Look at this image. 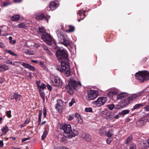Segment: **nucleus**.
I'll use <instances>...</instances> for the list:
<instances>
[{
	"mask_svg": "<svg viewBox=\"0 0 149 149\" xmlns=\"http://www.w3.org/2000/svg\"><path fill=\"white\" fill-rule=\"evenodd\" d=\"M75 118L79 123L81 124L83 123V120L80 117V115L78 113H75Z\"/></svg>",
	"mask_w": 149,
	"mask_h": 149,
	"instance_id": "obj_23",
	"label": "nucleus"
},
{
	"mask_svg": "<svg viewBox=\"0 0 149 149\" xmlns=\"http://www.w3.org/2000/svg\"><path fill=\"white\" fill-rule=\"evenodd\" d=\"M56 56L59 61H63L68 59V55L65 50L59 49L56 52Z\"/></svg>",
	"mask_w": 149,
	"mask_h": 149,
	"instance_id": "obj_4",
	"label": "nucleus"
},
{
	"mask_svg": "<svg viewBox=\"0 0 149 149\" xmlns=\"http://www.w3.org/2000/svg\"><path fill=\"white\" fill-rule=\"evenodd\" d=\"M47 89L49 90H51L52 89V86H51L49 85V84H47Z\"/></svg>",
	"mask_w": 149,
	"mask_h": 149,
	"instance_id": "obj_55",
	"label": "nucleus"
},
{
	"mask_svg": "<svg viewBox=\"0 0 149 149\" xmlns=\"http://www.w3.org/2000/svg\"><path fill=\"white\" fill-rule=\"evenodd\" d=\"M48 134L47 131L45 130L43 132V134L42 136L41 139L42 140H44Z\"/></svg>",
	"mask_w": 149,
	"mask_h": 149,
	"instance_id": "obj_39",
	"label": "nucleus"
},
{
	"mask_svg": "<svg viewBox=\"0 0 149 149\" xmlns=\"http://www.w3.org/2000/svg\"><path fill=\"white\" fill-rule=\"evenodd\" d=\"M85 110L86 112H91L92 111V109L91 107L86 108H85Z\"/></svg>",
	"mask_w": 149,
	"mask_h": 149,
	"instance_id": "obj_45",
	"label": "nucleus"
},
{
	"mask_svg": "<svg viewBox=\"0 0 149 149\" xmlns=\"http://www.w3.org/2000/svg\"><path fill=\"white\" fill-rule=\"evenodd\" d=\"M9 68L8 66L6 64L0 65V71L3 72L8 70Z\"/></svg>",
	"mask_w": 149,
	"mask_h": 149,
	"instance_id": "obj_22",
	"label": "nucleus"
},
{
	"mask_svg": "<svg viewBox=\"0 0 149 149\" xmlns=\"http://www.w3.org/2000/svg\"><path fill=\"white\" fill-rule=\"evenodd\" d=\"M14 96V94L13 95H10V99L11 100H13L15 99V97Z\"/></svg>",
	"mask_w": 149,
	"mask_h": 149,
	"instance_id": "obj_63",
	"label": "nucleus"
},
{
	"mask_svg": "<svg viewBox=\"0 0 149 149\" xmlns=\"http://www.w3.org/2000/svg\"><path fill=\"white\" fill-rule=\"evenodd\" d=\"M127 95V94L125 93H123L119 94L118 95L116 99L117 100L125 98Z\"/></svg>",
	"mask_w": 149,
	"mask_h": 149,
	"instance_id": "obj_24",
	"label": "nucleus"
},
{
	"mask_svg": "<svg viewBox=\"0 0 149 149\" xmlns=\"http://www.w3.org/2000/svg\"><path fill=\"white\" fill-rule=\"evenodd\" d=\"M17 26L19 28L26 29L27 27L26 24L24 23H21L18 24Z\"/></svg>",
	"mask_w": 149,
	"mask_h": 149,
	"instance_id": "obj_32",
	"label": "nucleus"
},
{
	"mask_svg": "<svg viewBox=\"0 0 149 149\" xmlns=\"http://www.w3.org/2000/svg\"><path fill=\"white\" fill-rule=\"evenodd\" d=\"M19 15H15L10 17L11 20L14 21H17L19 20Z\"/></svg>",
	"mask_w": 149,
	"mask_h": 149,
	"instance_id": "obj_29",
	"label": "nucleus"
},
{
	"mask_svg": "<svg viewBox=\"0 0 149 149\" xmlns=\"http://www.w3.org/2000/svg\"><path fill=\"white\" fill-rule=\"evenodd\" d=\"M68 84L65 87L67 91L70 94H73V90H78L81 87V83L77 81L76 77H71L68 80Z\"/></svg>",
	"mask_w": 149,
	"mask_h": 149,
	"instance_id": "obj_1",
	"label": "nucleus"
},
{
	"mask_svg": "<svg viewBox=\"0 0 149 149\" xmlns=\"http://www.w3.org/2000/svg\"><path fill=\"white\" fill-rule=\"evenodd\" d=\"M61 66L62 68L59 66L56 65L55 66L56 69L60 72H62L64 71L65 75L67 77H69L71 74V70L68 63L61 61Z\"/></svg>",
	"mask_w": 149,
	"mask_h": 149,
	"instance_id": "obj_3",
	"label": "nucleus"
},
{
	"mask_svg": "<svg viewBox=\"0 0 149 149\" xmlns=\"http://www.w3.org/2000/svg\"><path fill=\"white\" fill-rule=\"evenodd\" d=\"M5 45L2 42H0V48H4L5 47Z\"/></svg>",
	"mask_w": 149,
	"mask_h": 149,
	"instance_id": "obj_53",
	"label": "nucleus"
},
{
	"mask_svg": "<svg viewBox=\"0 0 149 149\" xmlns=\"http://www.w3.org/2000/svg\"><path fill=\"white\" fill-rule=\"evenodd\" d=\"M56 33L59 40H61L62 39H63L66 36L64 33L59 31H58Z\"/></svg>",
	"mask_w": 149,
	"mask_h": 149,
	"instance_id": "obj_16",
	"label": "nucleus"
},
{
	"mask_svg": "<svg viewBox=\"0 0 149 149\" xmlns=\"http://www.w3.org/2000/svg\"><path fill=\"white\" fill-rule=\"evenodd\" d=\"M149 74L148 72L146 71L139 72L136 74V78L141 82H143L149 79Z\"/></svg>",
	"mask_w": 149,
	"mask_h": 149,
	"instance_id": "obj_5",
	"label": "nucleus"
},
{
	"mask_svg": "<svg viewBox=\"0 0 149 149\" xmlns=\"http://www.w3.org/2000/svg\"><path fill=\"white\" fill-rule=\"evenodd\" d=\"M59 6V3L57 0L52 1L49 5V7L47 8V10L49 11L54 10L56 9Z\"/></svg>",
	"mask_w": 149,
	"mask_h": 149,
	"instance_id": "obj_11",
	"label": "nucleus"
},
{
	"mask_svg": "<svg viewBox=\"0 0 149 149\" xmlns=\"http://www.w3.org/2000/svg\"><path fill=\"white\" fill-rule=\"evenodd\" d=\"M6 52L8 53H9L10 55L14 56H17V55L16 54H15L14 52L10 50H6Z\"/></svg>",
	"mask_w": 149,
	"mask_h": 149,
	"instance_id": "obj_38",
	"label": "nucleus"
},
{
	"mask_svg": "<svg viewBox=\"0 0 149 149\" xmlns=\"http://www.w3.org/2000/svg\"><path fill=\"white\" fill-rule=\"evenodd\" d=\"M12 61L9 60H7L6 61V63L7 64H11Z\"/></svg>",
	"mask_w": 149,
	"mask_h": 149,
	"instance_id": "obj_54",
	"label": "nucleus"
},
{
	"mask_svg": "<svg viewBox=\"0 0 149 149\" xmlns=\"http://www.w3.org/2000/svg\"><path fill=\"white\" fill-rule=\"evenodd\" d=\"M3 140L0 141V146L1 147H3Z\"/></svg>",
	"mask_w": 149,
	"mask_h": 149,
	"instance_id": "obj_59",
	"label": "nucleus"
},
{
	"mask_svg": "<svg viewBox=\"0 0 149 149\" xmlns=\"http://www.w3.org/2000/svg\"><path fill=\"white\" fill-rule=\"evenodd\" d=\"M111 142V139H108L107 140V143L108 144H110Z\"/></svg>",
	"mask_w": 149,
	"mask_h": 149,
	"instance_id": "obj_56",
	"label": "nucleus"
},
{
	"mask_svg": "<svg viewBox=\"0 0 149 149\" xmlns=\"http://www.w3.org/2000/svg\"><path fill=\"white\" fill-rule=\"evenodd\" d=\"M46 86L44 84H42L38 86V88L39 91H42L46 88Z\"/></svg>",
	"mask_w": 149,
	"mask_h": 149,
	"instance_id": "obj_34",
	"label": "nucleus"
},
{
	"mask_svg": "<svg viewBox=\"0 0 149 149\" xmlns=\"http://www.w3.org/2000/svg\"><path fill=\"white\" fill-rule=\"evenodd\" d=\"M148 121L147 117L141 118L139 120L137 121L136 125L137 127H140L145 125V123Z\"/></svg>",
	"mask_w": 149,
	"mask_h": 149,
	"instance_id": "obj_12",
	"label": "nucleus"
},
{
	"mask_svg": "<svg viewBox=\"0 0 149 149\" xmlns=\"http://www.w3.org/2000/svg\"><path fill=\"white\" fill-rule=\"evenodd\" d=\"M115 107L114 104H110L108 106L109 109L110 110H112Z\"/></svg>",
	"mask_w": 149,
	"mask_h": 149,
	"instance_id": "obj_49",
	"label": "nucleus"
},
{
	"mask_svg": "<svg viewBox=\"0 0 149 149\" xmlns=\"http://www.w3.org/2000/svg\"><path fill=\"white\" fill-rule=\"evenodd\" d=\"M141 93H137L136 94H132L129 96L127 98L128 100H125L124 102V106H126L130 103V101H132L139 97L141 95Z\"/></svg>",
	"mask_w": 149,
	"mask_h": 149,
	"instance_id": "obj_8",
	"label": "nucleus"
},
{
	"mask_svg": "<svg viewBox=\"0 0 149 149\" xmlns=\"http://www.w3.org/2000/svg\"><path fill=\"white\" fill-rule=\"evenodd\" d=\"M132 139V136H130L128 137L127 138L126 141L125 143L127 144L130 143Z\"/></svg>",
	"mask_w": 149,
	"mask_h": 149,
	"instance_id": "obj_40",
	"label": "nucleus"
},
{
	"mask_svg": "<svg viewBox=\"0 0 149 149\" xmlns=\"http://www.w3.org/2000/svg\"><path fill=\"white\" fill-rule=\"evenodd\" d=\"M43 115L45 118L46 116V114H47V111H46V109L45 108V107H44L43 108Z\"/></svg>",
	"mask_w": 149,
	"mask_h": 149,
	"instance_id": "obj_50",
	"label": "nucleus"
},
{
	"mask_svg": "<svg viewBox=\"0 0 149 149\" xmlns=\"http://www.w3.org/2000/svg\"><path fill=\"white\" fill-rule=\"evenodd\" d=\"M31 61L32 63H38V61L37 60H31Z\"/></svg>",
	"mask_w": 149,
	"mask_h": 149,
	"instance_id": "obj_64",
	"label": "nucleus"
},
{
	"mask_svg": "<svg viewBox=\"0 0 149 149\" xmlns=\"http://www.w3.org/2000/svg\"><path fill=\"white\" fill-rule=\"evenodd\" d=\"M41 38L47 44L50 45H52L53 38L50 35L47 33H45L42 35Z\"/></svg>",
	"mask_w": 149,
	"mask_h": 149,
	"instance_id": "obj_7",
	"label": "nucleus"
},
{
	"mask_svg": "<svg viewBox=\"0 0 149 149\" xmlns=\"http://www.w3.org/2000/svg\"><path fill=\"white\" fill-rule=\"evenodd\" d=\"M42 111L41 110H40L39 111V114L38 119V122H39V124L40 123L41 121V117L42 115Z\"/></svg>",
	"mask_w": 149,
	"mask_h": 149,
	"instance_id": "obj_41",
	"label": "nucleus"
},
{
	"mask_svg": "<svg viewBox=\"0 0 149 149\" xmlns=\"http://www.w3.org/2000/svg\"><path fill=\"white\" fill-rule=\"evenodd\" d=\"M13 1L15 3H19L21 2L22 0H13Z\"/></svg>",
	"mask_w": 149,
	"mask_h": 149,
	"instance_id": "obj_57",
	"label": "nucleus"
},
{
	"mask_svg": "<svg viewBox=\"0 0 149 149\" xmlns=\"http://www.w3.org/2000/svg\"><path fill=\"white\" fill-rule=\"evenodd\" d=\"M76 102L75 101L74 98H72L71 101L69 103V107L72 106L73 104Z\"/></svg>",
	"mask_w": 149,
	"mask_h": 149,
	"instance_id": "obj_43",
	"label": "nucleus"
},
{
	"mask_svg": "<svg viewBox=\"0 0 149 149\" xmlns=\"http://www.w3.org/2000/svg\"><path fill=\"white\" fill-rule=\"evenodd\" d=\"M106 118L108 120H110L114 118V116L112 113H108L106 114Z\"/></svg>",
	"mask_w": 149,
	"mask_h": 149,
	"instance_id": "obj_30",
	"label": "nucleus"
},
{
	"mask_svg": "<svg viewBox=\"0 0 149 149\" xmlns=\"http://www.w3.org/2000/svg\"><path fill=\"white\" fill-rule=\"evenodd\" d=\"M107 100V98L105 97H99L97 99L96 101L93 102V104L98 107H100L104 105Z\"/></svg>",
	"mask_w": 149,
	"mask_h": 149,
	"instance_id": "obj_9",
	"label": "nucleus"
},
{
	"mask_svg": "<svg viewBox=\"0 0 149 149\" xmlns=\"http://www.w3.org/2000/svg\"><path fill=\"white\" fill-rule=\"evenodd\" d=\"M119 115H120L119 114L118 115H117L116 116H114V118H115L116 119H117L118 118L120 117L119 116Z\"/></svg>",
	"mask_w": 149,
	"mask_h": 149,
	"instance_id": "obj_62",
	"label": "nucleus"
},
{
	"mask_svg": "<svg viewBox=\"0 0 149 149\" xmlns=\"http://www.w3.org/2000/svg\"><path fill=\"white\" fill-rule=\"evenodd\" d=\"M67 27H68V29L66 30V32L68 33L72 32L74 31L75 28L72 25H68Z\"/></svg>",
	"mask_w": 149,
	"mask_h": 149,
	"instance_id": "obj_28",
	"label": "nucleus"
},
{
	"mask_svg": "<svg viewBox=\"0 0 149 149\" xmlns=\"http://www.w3.org/2000/svg\"><path fill=\"white\" fill-rule=\"evenodd\" d=\"M22 65L25 68L29 69L30 70L34 71L35 69V68L31 65L25 63H22Z\"/></svg>",
	"mask_w": 149,
	"mask_h": 149,
	"instance_id": "obj_17",
	"label": "nucleus"
},
{
	"mask_svg": "<svg viewBox=\"0 0 149 149\" xmlns=\"http://www.w3.org/2000/svg\"><path fill=\"white\" fill-rule=\"evenodd\" d=\"M50 78L53 86L57 87L62 86L63 82L58 76L52 75L51 76Z\"/></svg>",
	"mask_w": 149,
	"mask_h": 149,
	"instance_id": "obj_6",
	"label": "nucleus"
},
{
	"mask_svg": "<svg viewBox=\"0 0 149 149\" xmlns=\"http://www.w3.org/2000/svg\"><path fill=\"white\" fill-rule=\"evenodd\" d=\"M63 41L61 42V44L65 46H70L71 43V41L69 40L68 38L66 36L63 39Z\"/></svg>",
	"mask_w": 149,
	"mask_h": 149,
	"instance_id": "obj_14",
	"label": "nucleus"
},
{
	"mask_svg": "<svg viewBox=\"0 0 149 149\" xmlns=\"http://www.w3.org/2000/svg\"><path fill=\"white\" fill-rule=\"evenodd\" d=\"M1 130L3 133H4V134H6L8 131V127L7 126H4L1 129Z\"/></svg>",
	"mask_w": 149,
	"mask_h": 149,
	"instance_id": "obj_35",
	"label": "nucleus"
},
{
	"mask_svg": "<svg viewBox=\"0 0 149 149\" xmlns=\"http://www.w3.org/2000/svg\"><path fill=\"white\" fill-rule=\"evenodd\" d=\"M82 14H83L84 15V16L85 14V11H83L82 10H79L78 11V12L77 13V14H79V15L80 16Z\"/></svg>",
	"mask_w": 149,
	"mask_h": 149,
	"instance_id": "obj_42",
	"label": "nucleus"
},
{
	"mask_svg": "<svg viewBox=\"0 0 149 149\" xmlns=\"http://www.w3.org/2000/svg\"><path fill=\"white\" fill-rule=\"evenodd\" d=\"M106 128V126H103L99 129V134L101 136H105L106 132L105 129Z\"/></svg>",
	"mask_w": 149,
	"mask_h": 149,
	"instance_id": "obj_20",
	"label": "nucleus"
},
{
	"mask_svg": "<svg viewBox=\"0 0 149 149\" xmlns=\"http://www.w3.org/2000/svg\"><path fill=\"white\" fill-rule=\"evenodd\" d=\"M118 93V91L116 89H113L111 91L108 93L107 95L110 97H113V96L116 95Z\"/></svg>",
	"mask_w": 149,
	"mask_h": 149,
	"instance_id": "obj_19",
	"label": "nucleus"
},
{
	"mask_svg": "<svg viewBox=\"0 0 149 149\" xmlns=\"http://www.w3.org/2000/svg\"><path fill=\"white\" fill-rule=\"evenodd\" d=\"M143 104L142 103L136 104L134 106L133 108L132 109V110H134L136 109L139 108L141 107H143Z\"/></svg>",
	"mask_w": 149,
	"mask_h": 149,
	"instance_id": "obj_33",
	"label": "nucleus"
},
{
	"mask_svg": "<svg viewBox=\"0 0 149 149\" xmlns=\"http://www.w3.org/2000/svg\"><path fill=\"white\" fill-rule=\"evenodd\" d=\"M74 116H75V115L73 114L70 115L68 118V120H71L73 119Z\"/></svg>",
	"mask_w": 149,
	"mask_h": 149,
	"instance_id": "obj_48",
	"label": "nucleus"
},
{
	"mask_svg": "<svg viewBox=\"0 0 149 149\" xmlns=\"http://www.w3.org/2000/svg\"><path fill=\"white\" fill-rule=\"evenodd\" d=\"M144 109L145 111H149V104H148L146 106L144 107Z\"/></svg>",
	"mask_w": 149,
	"mask_h": 149,
	"instance_id": "obj_51",
	"label": "nucleus"
},
{
	"mask_svg": "<svg viewBox=\"0 0 149 149\" xmlns=\"http://www.w3.org/2000/svg\"><path fill=\"white\" fill-rule=\"evenodd\" d=\"M11 4V3L10 1H7L4 2L3 3V7L8 6Z\"/></svg>",
	"mask_w": 149,
	"mask_h": 149,
	"instance_id": "obj_37",
	"label": "nucleus"
},
{
	"mask_svg": "<svg viewBox=\"0 0 149 149\" xmlns=\"http://www.w3.org/2000/svg\"><path fill=\"white\" fill-rule=\"evenodd\" d=\"M60 149H69L68 148L63 146H61Z\"/></svg>",
	"mask_w": 149,
	"mask_h": 149,
	"instance_id": "obj_60",
	"label": "nucleus"
},
{
	"mask_svg": "<svg viewBox=\"0 0 149 149\" xmlns=\"http://www.w3.org/2000/svg\"><path fill=\"white\" fill-rule=\"evenodd\" d=\"M105 136L108 137H110L113 136V130L112 129L109 130L108 131L105 133Z\"/></svg>",
	"mask_w": 149,
	"mask_h": 149,
	"instance_id": "obj_27",
	"label": "nucleus"
},
{
	"mask_svg": "<svg viewBox=\"0 0 149 149\" xmlns=\"http://www.w3.org/2000/svg\"><path fill=\"white\" fill-rule=\"evenodd\" d=\"M42 47L49 56H53V53L51 52L47 47L45 45H43L42 46Z\"/></svg>",
	"mask_w": 149,
	"mask_h": 149,
	"instance_id": "obj_21",
	"label": "nucleus"
},
{
	"mask_svg": "<svg viewBox=\"0 0 149 149\" xmlns=\"http://www.w3.org/2000/svg\"><path fill=\"white\" fill-rule=\"evenodd\" d=\"M5 81V80L4 79H3L2 78H0V83H3Z\"/></svg>",
	"mask_w": 149,
	"mask_h": 149,
	"instance_id": "obj_61",
	"label": "nucleus"
},
{
	"mask_svg": "<svg viewBox=\"0 0 149 149\" xmlns=\"http://www.w3.org/2000/svg\"><path fill=\"white\" fill-rule=\"evenodd\" d=\"M6 115L7 117L8 118H10L11 117V111H7L6 112Z\"/></svg>",
	"mask_w": 149,
	"mask_h": 149,
	"instance_id": "obj_44",
	"label": "nucleus"
},
{
	"mask_svg": "<svg viewBox=\"0 0 149 149\" xmlns=\"http://www.w3.org/2000/svg\"><path fill=\"white\" fill-rule=\"evenodd\" d=\"M130 112V110H127V109H126L125 110H123L121 112H120L119 113V114L120 115H125L126 114H127L129 113Z\"/></svg>",
	"mask_w": 149,
	"mask_h": 149,
	"instance_id": "obj_31",
	"label": "nucleus"
},
{
	"mask_svg": "<svg viewBox=\"0 0 149 149\" xmlns=\"http://www.w3.org/2000/svg\"><path fill=\"white\" fill-rule=\"evenodd\" d=\"M64 132L63 135L67 138H71L79 134L78 131L75 130H72L71 126L70 124H67L63 127Z\"/></svg>",
	"mask_w": 149,
	"mask_h": 149,
	"instance_id": "obj_2",
	"label": "nucleus"
},
{
	"mask_svg": "<svg viewBox=\"0 0 149 149\" xmlns=\"http://www.w3.org/2000/svg\"><path fill=\"white\" fill-rule=\"evenodd\" d=\"M37 19L41 20L42 19H44L46 20L47 22H48V19L45 17L43 13H37L34 16Z\"/></svg>",
	"mask_w": 149,
	"mask_h": 149,
	"instance_id": "obj_13",
	"label": "nucleus"
},
{
	"mask_svg": "<svg viewBox=\"0 0 149 149\" xmlns=\"http://www.w3.org/2000/svg\"><path fill=\"white\" fill-rule=\"evenodd\" d=\"M130 149H136L135 145L134 143L131 144L130 145Z\"/></svg>",
	"mask_w": 149,
	"mask_h": 149,
	"instance_id": "obj_47",
	"label": "nucleus"
},
{
	"mask_svg": "<svg viewBox=\"0 0 149 149\" xmlns=\"http://www.w3.org/2000/svg\"><path fill=\"white\" fill-rule=\"evenodd\" d=\"M16 42V41L15 40H12L10 41L9 43L12 44H14Z\"/></svg>",
	"mask_w": 149,
	"mask_h": 149,
	"instance_id": "obj_52",
	"label": "nucleus"
},
{
	"mask_svg": "<svg viewBox=\"0 0 149 149\" xmlns=\"http://www.w3.org/2000/svg\"><path fill=\"white\" fill-rule=\"evenodd\" d=\"M33 46L37 48H38L40 47V45L39 44H34V45H33Z\"/></svg>",
	"mask_w": 149,
	"mask_h": 149,
	"instance_id": "obj_58",
	"label": "nucleus"
},
{
	"mask_svg": "<svg viewBox=\"0 0 149 149\" xmlns=\"http://www.w3.org/2000/svg\"><path fill=\"white\" fill-rule=\"evenodd\" d=\"M40 64L41 65V67L45 69L46 70L47 69V67L44 64V63L42 62H40Z\"/></svg>",
	"mask_w": 149,
	"mask_h": 149,
	"instance_id": "obj_46",
	"label": "nucleus"
},
{
	"mask_svg": "<svg viewBox=\"0 0 149 149\" xmlns=\"http://www.w3.org/2000/svg\"><path fill=\"white\" fill-rule=\"evenodd\" d=\"M88 95L87 99L88 100H94L97 97L98 94L97 91L95 90H90L88 91Z\"/></svg>",
	"mask_w": 149,
	"mask_h": 149,
	"instance_id": "obj_10",
	"label": "nucleus"
},
{
	"mask_svg": "<svg viewBox=\"0 0 149 149\" xmlns=\"http://www.w3.org/2000/svg\"><path fill=\"white\" fill-rule=\"evenodd\" d=\"M41 97L42 98L43 100V102H45V94L44 93L43 91H39Z\"/></svg>",
	"mask_w": 149,
	"mask_h": 149,
	"instance_id": "obj_36",
	"label": "nucleus"
},
{
	"mask_svg": "<svg viewBox=\"0 0 149 149\" xmlns=\"http://www.w3.org/2000/svg\"><path fill=\"white\" fill-rule=\"evenodd\" d=\"M14 97L16 101L18 102L20 100L22 96L19 94L17 93H15L14 94Z\"/></svg>",
	"mask_w": 149,
	"mask_h": 149,
	"instance_id": "obj_26",
	"label": "nucleus"
},
{
	"mask_svg": "<svg viewBox=\"0 0 149 149\" xmlns=\"http://www.w3.org/2000/svg\"><path fill=\"white\" fill-rule=\"evenodd\" d=\"M57 103L56 105L55 106V108L58 111L59 113H61L62 112L61 105L59 103L62 102V101L60 100H57Z\"/></svg>",
	"mask_w": 149,
	"mask_h": 149,
	"instance_id": "obj_18",
	"label": "nucleus"
},
{
	"mask_svg": "<svg viewBox=\"0 0 149 149\" xmlns=\"http://www.w3.org/2000/svg\"><path fill=\"white\" fill-rule=\"evenodd\" d=\"M81 137L85 140L88 141H90L91 139V136L89 134L86 133H84L82 134Z\"/></svg>",
	"mask_w": 149,
	"mask_h": 149,
	"instance_id": "obj_15",
	"label": "nucleus"
},
{
	"mask_svg": "<svg viewBox=\"0 0 149 149\" xmlns=\"http://www.w3.org/2000/svg\"><path fill=\"white\" fill-rule=\"evenodd\" d=\"M37 32L39 34H43L47 33L46 32L45 29L42 26H39V27L38 30Z\"/></svg>",
	"mask_w": 149,
	"mask_h": 149,
	"instance_id": "obj_25",
	"label": "nucleus"
}]
</instances>
